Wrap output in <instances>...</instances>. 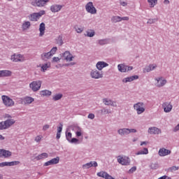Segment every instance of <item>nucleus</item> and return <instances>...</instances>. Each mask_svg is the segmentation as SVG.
<instances>
[{
	"label": "nucleus",
	"instance_id": "obj_1",
	"mask_svg": "<svg viewBox=\"0 0 179 179\" xmlns=\"http://www.w3.org/2000/svg\"><path fill=\"white\" fill-rule=\"evenodd\" d=\"M133 108L136 110L137 115H141V114H143L145 111H146V106L142 101L134 103Z\"/></svg>",
	"mask_w": 179,
	"mask_h": 179
},
{
	"label": "nucleus",
	"instance_id": "obj_2",
	"mask_svg": "<svg viewBox=\"0 0 179 179\" xmlns=\"http://www.w3.org/2000/svg\"><path fill=\"white\" fill-rule=\"evenodd\" d=\"M58 48L57 47H53L50 52H43L41 55V58L43 61H48L52 57L55 55Z\"/></svg>",
	"mask_w": 179,
	"mask_h": 179
},
{
	"label": "nucleus",
	"instance_id": "obj_3",
	"mask_svg": "<svg viewBox=\"0 0 179 179\" xmlns=\"http://www.w3.org/2000/svg\"><path fill=\"white\" fill-rule=\"evenodd\" d=\"M154 81L155 86L158 88L164 87V86L167 85V79H166V78L162 76L155 77L154 78Z\"/></svg>",
	"mask_w": 179,
	"mask_h": 179
},
{
	"label": "nucleus",
	"instance_id": "obj_4",
	"mask_svg": "<svg viewBox=\"0 0 179 179\" xmlns=\"http://www.w3.org/2000/svg\"><path fill=\"white\" fill-rule=\"evenodd\" d=\"M16 122L15 119H6L5 121L0 122V130L3 131V129H8L10 128L12 125Z\"/></svg>",
	"mask_w": 179,
	"mask_h": 179
},
{
	"label": "nucleus",
	"instance_id": "obj_5",
	"mask_svg": "<svg viewBox=\"0 0 179 179\" xmlns=\"http://www.w3.org/2000/svg\"><path fill=\"white\" fill-rule=\"evenodd\" d=\"M90 76L92 79H103V78L104 77V73H103V71H100L97 69H91L90 72Z\"/></svg>",
	"mask_w": 179,
	"mask_h": 179
},
{
	"label": "nucleus",
	"instance_id": "obj_6",
	"mask_svg": "<svg viewBox=\"0 0 179 179\" xmlns=\"http://www.w3.org/2000/svg\"><path fill=\"white\" fill-rule=\"evenodd\" d=\"M66 139L71 145H80L82 143V139L72 138V133L71 132H66Z\"/></svg>",
	"mask_w": 179,
	"mask_h": 179
},
{
	"label": "nucleus",
	"instance_id": "obj_7",
	"mask_svg": "<svg viewBox=\"0 0 179 179\" xmlns=\"http://www.w3.org/2000/svg\"><path fill=\"white\" fill-rule=\"evenodd\" d=\"M45 15V10H41L38 13H33L28 16V19L31 22H37L41 16Z\"/></svg>",
	"mask_w": 179,
	"mask_h": 179
},
{
	"label": "nucleus",
	"instance_id": "obj_8",
	"mask_svg": "<svg viewBox=\"0 0 179 179\" xmlns=\"http://www.w3.org/2000/svg\"><path fill=\"white\" fill-rule=\"evenodd\" d=\"M10 61H12V62H24L26 57H24V55L14 53L10 56Z\"/></svg>",
	"mask_w": 179,
	"mask_h": 179
},
{
	"label": "nucleus",
	"instance_id": "obj_9",
	"mask_svg": "<svg viewBox=\"0 0 179 179\" xmlns=\"http://www.w3.org/2000/svg\"><path fill=\"white\" fill-rule=\"evenodd\" d=\"M117 163L122 166H129L131 164V159L127 156L119 155L117 157Z\"/></svg>",
	"mask_w": 179,
	"mask_h": 179
},
{
	"label": "nucleus",
	"instance_id": "obj_10",
	"mask_svg": "<svg viewBox=\"0 0 179 179\" xmlns=\"http://www.w3.org/2000/svg\"><path fill=\"white\" fill-rule=\"evenodd\" d=\"M1 100L3 101V104H4L6 107H13V106H15V101L8 96L3 95L1 96Z\"/></svg>",
	"mask_w": 179,
	"mask_h": 179
},
{
	"label": "nucleus",
	"instance_id": "obj_11",
	"mask_svg": "<svg viewBox=\"0 0 179 179\" xmlns=\"http://www.w3.org/2000/svg\"><path fill=\"white\" fill-rule=\"evenodd\" d=\"M50 0H30V3L32 6H38V8H43L45 6Z\"/></svg>",
	"mask_w": 179,
	"mask_h": 179
},
{
	"label": "nucleus",
	"instance_id": "obj_12",
	"mask_svg": "<svg viewBox=\"0 0 179 179\" xmlns=\"http://www.w3.org/2000/svg\"><path fill=\"white\" fill-rule=\"evenodd\" d=\"M42 83L41 80L33 81L29 84V88L32 92H38L41 89Z\"/></svg>",
	"mask_w": 179,
	"mask_h": 179
},
{
	"label": "nucleus",
	"instance_id": "obj_13",
	"mask_svg": "<svg viewBox=\"0 0 179 179\" xmlns=\"http://www.w3.org/2000/svg\"><path fill=\"white\" fill-rule=\"evenodd\" d=\"M85 10L87 13H90L91 15H96L97 13V9L93 5V2L90 1L85 5Z\"/></svg>",
	"mask_w": 179,
	"mask_h": 179
},
{
	"label": "nucleus",
	"instance_id": "obj_14",
	"mask_svg": "<svg viewBox=\"0 0 179 179\" xmlns=\"http://www.w3.org/2000/svg\"><path fill=\"white\" fill-rule=\"evenodd\" d=\"M157 69V64L156 63L150 64L145 66L143 69V73H149V72H152Z\"/></svg>",
	"mask_w": 179,
	"mask_h": 179
},
{
	"label": "nucleus",
	"instance_id": "obj_15",
	"mask_svg": "<svg viewBox=\"0 0 179 179\" xmlns=\"http://www.w3.org/2000/svg\"><path fill=\"white\" fill-rule=\"evenodd\" d=\"M162 108L166 113H171L173 110V103L170 101H164L162 103Z\"/></svg>",
	"mask_w": 179,
	"mask_h": 179
},
{
	"label": "nucleus",
	"instance_id": "obj_16",
	"mask_svg": "<svg viewBox=\"0 0 179 179\" xmlns=\"http://www.w3.org/2000/svg\"><path fill=\"white\" fill-rule=\"evenodd\" d=\"M73 131L76 135V138H83V135L85 131H83V129L80 127H76L73 128Z\"/></svg>",
	"mask_w": 179,
	"mask_h": 179
},
{
	"label": "nucleus",
	"instance_id": "obj_17",
	"mask_svg": "<svg viewBox=\"0 0 179 179\" xmlns=\"http://www.w3.org/2000/svg\"><path fill=\"white\" fill-rule=\"evenodd\" d=\"M0 157L3 159H9L12 157V152L5 149H0Z\"/></svg>",
	"mask_w": 179,
	"mask_h": 179
},
{
	"label": "nucleus",
	"instance_id": "obj_18",
	"mask_svg": "<svg viewBox=\"0 0 179 179\" xmlns=\"http://www.w3.org/2000/svg\"><path fill=\"white\" fill-rule=\"evenodd\" d=\"M20 162L19 161H12L10 162H4L0 163V167H12L13 166H19Z\"/></svg>",
	"mask_w": 179,
	"mask_h": 179
},
{
	"label": "nucleus",
	"instance_id": "obj_19",
	"mask_svg": "<svg viewBox=\"0 0 179 179\" xmlns=\"http://www.w3.org/2000/svg\"><path fill=\"white\" fill-rule=\"evenodd\" d=\"M148 132L150 135H160L162 129L157 127H151L148 128Z\"/></svg>",
	"mask_w": 179,
	"mask_h": 179
},
{
	"label": "nucleus",
	"instance_id": "obj_20",
	"mask_svg": "<svg viewBox=\"0 0 179 179\" xmlns=\"http://www.w3.org/2000/svg\"><path fill=\"white\" fill-rule=\"evenodd\" d=\"M97 166H99L97 162L91 161L90 162L83 164L82 169L83 170H89V169H91V167H97Z\"/></svg>",
	"mask_w": 179,
	"mask_h": 179
},
{
	"label": "nucleus",
	"instance_id": "obj_21",
	"mask_svg": "<svg viewBox=\"0 0 179 179\" xmlns=\"http://www.w3.org/2000/svg\"><path fill=\"white\" fill-rule=\"evenodd\" d=\"M62 57H64V59L66 61V62H72V61H73V59L75 58V56H73L71 54V52L68 50L62 53Z\"/></svg>",
	"mask_w": 179,
	"mask_h": 179
},
{
	"label": "nucleus",
	"instance_id": "obj_22",
	"mask_svg": "<svg viewBox=\"0 0 179 179\" xmlns=\"http://www.w3.org/2000/svg\"><path fill=\"white\" fill-rule=\"evenodd\" d=\"M95 66L98 71H102L104 68L108 66V64L104 61H99L96 64Z\"/></svg>",
	"mask_w": 179,
	"mask_h": 179
},
{
	"label": "nucleus",
	"instance_id": "obj_23",
	"mask_svg": "<svg viewBox=\"0 0 179 179\" xmlns=\"http://www.w3.org/2000/svg\"><path fill=\"white\" fill-rule=\"evenodd\" d=\"M103 103L105 106H111L112 107H117V101H113L111 99L104 98Z\"/></svg>",
	"mask_w": 179,
	"mask_h": 179
},
{
	"label": "nucleus",
	"instance_id": "obj_24",
	"mask_svg": "<svg viewBox=\"0 0 179 179\" xmlns=\"http://www.w3.org/2000/svg\"><path fill=\"white\" fill-rule=\"evenodd\" d=\"M158 155L161 157H164L169 156V155H171V150L162 148L159 150Z\"/></svg>",
	"mask_w": 179,
	"mask_h": 179
},
{
	"label": "nucleus",
	"instance_id": "obj_25",
	"mask_svg": "<svg viewBox=\"0 0 179 179\" xmlns=\"http://www.w3.org/2000/svg\"><path fill=\"white\" fill-rule=\"evenodd\" d=\"M137 79H139L138 76H136H136H131L123 78L122 80V82L123 84L129 83L131 82H134V80H136Z\"/></svg>",
	"mask_w": 179,
	"mask_h": 179
},
{
	"label": "nucleus",
	"instance_id": "obj_26",
	"mask_svg": "<svg viewBox=\"0 0 179 179\" xmlns=\"http://www.w3.org/2000/svg\"><path fill=\"white\" fill-rule=\"evenodd\" d=\"M64 8V6L59 4H53L50 6V11L52 13H57L61 10Z\"/></svg>",
	"mask_w": 179,
	"mask_h": 179
},
{
	"label": "nucleus",
	"instance_id": "obj_27",
	"mask_svg": "<svg viewBox=\"0 0 179 179\" xmlns=\"http://www.w3.org/2000/svg\"><path fill=\"white\" fill-rule=\"evenodd\" d=\"M34 101V98L31 97V96H25L22 99V103L25 105V106H29L30 104H31V103H33Z\"/></svg>",
	"mask_w": 179,
	"mask_h": 179
},
{
	"label": "nucleus",
	"instance_id": "obj_28",
	"mask_svg": "<svg viewBox=\"0 0 179 179\" xmlns=\"http://www.w3.org/2000/svg\"><path fill=\"white\" fill-rule=\"evenodd\" d=\"M12 76V71L9 70H1L0 71V78H8Z\"/></svg>",
	"mask_w": 179,
	"mask_h": 179
},
{
	"label": "nucleus",
	"instance_id": "obj_29",
	"mask_svg": "<svg viewBox=\"0 0 179 179\" xmlns=\"http://www.w3.org/2000/svg\"><path fill=\"white\" fill-rule=\"evenodd\" d=\"M31 27V22L29 21H24L22 24V30L23 31H26V30H29Z\"/></svg>",
	"mask_w": 179,
	"mask_h": 179
},
{
	"label": "nucleus",
	"instance_id": "obj_30",
	"mask_svg": "<svg viewBox=\"0 0 179 179\" xmlns=\"http://www.w3.org/2000/svg\"><path fill=\"white\" fill-rule=\"evenodd\" d=\"M39 37H43L45 34V24L42 22L39 25Z\"/></svg>",
	"mask_w": 179,
	"mask_h": 179
},
{
	"label": "nucleus",
	"instance_id": "obj_31",
	"mask_svg": "<svg viewBox=\"0 0 179 179\" xmlns=\"http://www.w3.org/2000/svg\"><path fill=\"white\" fill-rule=\"evenodd\" d=\"M39 66L41 67V72H45V71L48 70V68L51 67V63L46 62L45 64H40Z\"/></svg>",
	"mask_w": 179,
	"mask_h": 179
},
{
	"label": "nucleus",
	"instance_id": "obj_32",
	"mask_svg": "<svg viewBox=\"0 0 179 179\" xmlns=\"http://www.w3.org/2000/svg\"><path fill=\"white\" fill-rule=\"evenodd\" d=\"M41 97H48L52 94V92L48 90H41L39 93Z\"/></svg>",
	"mask_w": 179,
	"mask_h": 179
},
{
	"label": "nucleus",
	"instance_id": "obj_33",
	"mask_svg": "<svg viewBox=\"0 0 179 179\" xmlns=\"http://www.w3.org/2000/svg\"><path fill=\"white\" fill-rule=\"evenodd\" d=\"M117 134H119L120 136H125V135H129L128 128L119 129L117 130Z\"/></svg>",
	"mask_w": 179,
	"mask_h": 179
},
{
	"label": "nucleus",
	"instance_id": "obj_34",
	"mask_svg": "<svg viewBox=\"0 0 179 179\" xmlns=\"http://www.w3.org/2000/svg\"><path fill=\"white\" fill-rule=\"evenodd\" d=\"M48 158V153L43 152L35 157L36 160H44Z\"/></svg>",
	"mask_w": 179,
	"mask_h": 179
},
{
	"label": "nucleus",
	"instance_id": "obj_35",
	"mask_svg": "<svg viewBox=\"0 0 179 179\" xmlns=\"http://www.w3.org/2000/svg\"><path fill=\"white\" fill-rule=\"evenodd\" d=\"M142 155H149V150L146 148H144L143 149L140 150L136 152V156H141Z\"/></svg>",
	"mask_w": 179,
	"mask_h": 179
},
{
	"label": "nucleus",
	"instance_id": "obj_36",
	"mask_svg": "<svg viewBox=\"0 0 179 179\" xmlns=\"http://www.w3.org/2000/svg\"><path fill=\"white\" fill-rule=\"evenodd\" d=\"M117 69L119 72L125 73L127 72V65L120 64L117 65Z\"/></svg>",
	"mask_w": 179,
	"mask_h": 179
},
{
	"label": "nucleus",
	"instance_id": "obj_37",
	"mask_svg": "<svg viewBox=\"0 0 179 179\" xmlns=\"http://www.w3.org/2000/svg\"><path fill=\"white\" fill-rule=\"evenodd\" d=\"M62 128H63V124L62 123H60L59 126L57 127V136H56L57 139H59L61 138V133L62 132Z\"/></svg>",
	"mask_w": 179,
	"mask_h": 179
},
{
	"label": "nucleus",
	"instance_id": "obj_38",
	"mask_svg": "<svg viewBox=\"0 0 179 179\" xmlns=\"http://www.w3.org/2000/svg\"><path fill=\"white\" fill-rule=\"evenodd\" d=\"M96 32L93 29H88L86 31L85 37H94Z\"/></svg>",
	"mask_w": 179,
	"mask_h": 179
},
{
	"label": "nucleus",
	"instance_id": "obj_39",
	"mask_svg": "<svg viewBox=\"0 0 179 179\" xmlns=\"http://www.w3.org/2000/svg\"><path fill=\"white\" fill-rule=\"evenodd\" d=\"M147 2L148 3L150 8H155V6H156V5H157L159 0H147Z\"/></svg>",
	"mask_w": 179,
	"mask_h": 179
},
{
	"label": "nucleus",
	"instance_id": "obj_40",
	"mask_svg": "<svg viewBox=\"0 0 179 179\" xmlns=\"http://www.w3.org/2000/svg\"><path fill=\"white\" fill-rule=\"evenodd\" d=\"M109 41L108 38L99 39L97 41V43L99 45H106V44H108Z\"/></svg>",
	"mask_w": 179,
	"mask_h": 179
},
{
	"label": "nucleus",
	"instance_id": "obj_41",
	"mask_svg": "<svg viewBox=\"0 0 179 179\" xmlns=\"http://www.w3.org/2000/svg\"><path fill=\"white\" fill-rule=\"evenodd\" d=\"M111 22L112 23H118L121 22V17L118 15H115L111 17Z\"/></svg>",
	"mask_w": 179,
	"mask_h": 179
},
{
	"label": "nucleus",
	"instance_id": "obj_42",
	"mask_svg": "<svg viewBox=\"0 0 179 179\" xmlns=\"http://www.w3.org/2000/svg\"><path fill=\"white\" fill-rule=\"evenodd\" d=\"M74 29H75L76 33H78V34H80V33H83V30H85V28L83 27H79L78 25H76L74 27Z\"/></svg>",
	"mask_w": 179,
	"mask_h": 179
},
{
	"label": "nucleus",
	"instance_id": "obj_43",
	"mask_svg": "<svg viewBox=\"0 0 179 179\" xmlns=\"http://www.w3.org/2000/svg\"><path fill=\"white\" fill-rule=\"evenodd\" d=\"M62 94H56L52 96V100L54 101H58V100H61L62 99Z\"/></svg>",
	"mask_w": 179,
	"mask_h": 179
},
{
	"label": "nucleus",
	"instance_id": "obj_44",
	"mask_svg": "<svg viewBox=\"0 0 179 179\" xmlns=\"http://www.w3.org/2000/svg\"><path fill=\"white\" fill-rule=\"evenodd\" d=\"M56 43L58 45H62L64 44V41L62 40V35H59L57 38H56Z\"/></svg>",
	"mask_w": 179,
	"mask_h": 179
},
{
	"label": "nucleus",
	"instance_id": "obj_45",
	"mask_svg": "<svg viewBox=\"0 0 179 179\" xmlns=\"http://www.w3.org/2000/svg\"><path fill=\"white\" fill-rule=\"evenodd\" d=\"M52 165L58 164L59 163V157H56L55 158H52L50 159Z\"/></svg>",
	"mask_w": 179,
	"mask_h": 179
},
{
	"label": "nucleus",
	"instance_id": "obj_46",
	"mask_svg": "<svg viewBox=\"0 0 179 179\" xmlns=\"http://www.w3.org/2000/svg\"><path fill=\"white\" fill-rule=\"evenodd\" d=\"M157 22V18H150L148 20L147 23L148 24H154V23H156Z\"/></svg>",
	"mask_w": 179,
	"mask_h": 179
},
{
	"label": "nucleus",
	"instance_id": "obj_47",
	"mask_svg": "<svg viewBox=\"0 0 179 179\" xmlns=\"http://www.w3.org/2000/svg\"><path fill=\"white\" fill-rule=\"evenodd\" d=\"M41 139H43V136H36L34 138L35 142H36L37 143H38V142L41 141Z\"/></svg>",
	"mask_w": 179,
	"mask_h": 179
},
{
	"label": "nucleus",
	"instance_id": "obj_48",
	"mask_svg": "<svg viewBox=\"0 0 179 179\" xmlns=\"http://www.w3.org/2000/svg\"><path fill=\"white\" fill-rule=\"evenodd\" d=\"M135 171H136V166H133L128 171V173L129 174H132L133 173H135Z\"/></svg>",
	"mask_w": 179,
	"mask_h": 179
},
{
	"label": "nucleus",
	"instance_id": "obj_49",
	"mask_svg": "<svg viewBox=\"0 0 179 179\" xmlns=\"http://www.w3.org/2000/svg\"><path fill=\"white\" fill-rule=\"evenodd\" d=\"M159 165L156 163L155 164H151L150 165V169H152V170H157V169H158Z\"/></svg>",
	"mask_w": 179,
	"mask_h": 179
},
{
	"label": "nucleus",
	"instance_id": "obj_50",
	"mask_svg": "<svg viewBox=\"0 0 179 179\" xmlns=\"http://www.w3.org/2000/svg\"><path fill=\"white\" fill-rule=\"evenodd\" d=\"M128 132L129 135V134H136L138 131L136 130V129H128Z\"/></svg>",
	"mask_w": 179,
	"mask_h": 179
},
{
	"label": "nucleus",
	"instance_id": "obj_51",
	"mask_svg": "<svg viewBox=\"0 0 179 179\" xmlns=\"http://www.w3.org/2000/svg\"><path fill=\"white\" fill-rule=\"evenodd\" d=\"M43 166H44L45 167H48V166H52V164L51 161L49 160V161L45 162L44 164H43Z\"/></svg>",
	"mask_w": 179,
	"mask_h": 179
},
{
	"label": "nucleus",
	"instance_id": "obj_52",
	"mask_svg": "<svg viewBox=\"0 0 179 179\" xmlns=\"http://www.w3.org/2000/svg\"><path fill=\"white\" fill-rule=\"evenodd\" d=\"M120 3L122 6H127V5H128V3H127V1L124 0H121L120 1Z\"/></svg>",
	"mask_w": 179,
	"mask_h": 179
},
{
	"label": "nucleus",
	"instance_id": "obj_53",
	"mask_svg": "<svg viewBox=\"0 0 179 179\" xmlns=\"http://www.w3.org/2000/svg\"><path fill=\"white\" fill-rule=\"evenodd\" d=\"M4 118H6V120H13V118H12V115L9 114H6L4 115Z\"/></svg>",
	"mask_w": 179,
	"mask_h": 179
},
{
	"label": "nucleus",
	"instance_id": "obj_54",
	"mask_svg": "<svg viewBox=\"0 0 179 179\" xmlns=\"http://www.w3.org/2000/svg\"><path fill=\"white\" fill-rule=\"evenodd\" d=\"M94 114L93 113H90L87 116V118H89V120H94Z\"/></svg>",
	"mask_w": 179,
	"mask_h": 179
},
{
	"label": "nucleus",
	"instance_id": "obj_55",
	"mask_svg": "<svg viewBox=\"0 0 179 179\" xmlns=\"http://www.w3.org/2000/svg\"><path fill=\"white\" fill-rule=\"evenodd\" d=\"M60 60L59 57H54L52 58V62H59Z\"/></svg>",
	"mask_w": 179,
	"mask_h": 179
},
{
	"label": "nucleus",
	"instance_id": "obj_56",
	"mask_svg": "<svg viewBox=\"0 0 179 179\" xmlns=\"http://www.w3.org/2000/svg\"><path fill=\"white\" fill-rule=\"evenodd\" d=\"M179 167L178 166H171L170 168L171 171H177L178 170Z\"/></svg>",
	"mask_w": 179,
	"mask_h": 179
},
{
	"label": "nucleus",
	"instance_id": "obj_57",
	"mask_svg": "<svg viewBox=\"0 0 179 179\" xmlns=\"http://www.w3.org/2000/svg\"><path fill=\"white\" fill-rule=\"evenodd\" d=\"M47 129H50V125L49 124H45L43 127V131H47Z\"/></svg>",
	"mask_w": 179,
	"mask_h": 179
},
{
	"label": "nucleus",
	"instance_id": "obj_58",
	"mask_svg": "<svg viewBox=\"0 0 179 179\" xmlns=\"http://www.w3.org/2000/svg\"><path fill=\"white\" fill-rule=\"evenodd\" d=\"M122 20L128 21L129 20V17H120V22H122Z\"/></svg>",
	"mask_w": 179,
	"mask_h": 179
},
{
	"label": "nucleus",
	"instance_id": "obj_59",
	"mask_svg": "<svg viewBox=\"0 0 179 179\" xmlns=\"http://www.w3.org/2000/svg\"><path fill=\"white\" fill-rule=\"evenodd\" d=\"M179 131V123L173 128V132H177Z\"/></svg>",
	"mask_w": 179,
	"mask_h": 179
},
{
	"label": "nucleus",
	"instance_id": "obj_60",
	"mask_svg": "<svg viewBox=\"0 0 179 179\" xmlns=\"http://www.w3.org/2000/svg\"><path fill=\"white\" fill-rule=\"evenodd\" d=\"M148 143H149V142H148V141H141L140 143V145L141 146L146 145H148Z\"/></svg>",
	"mask_w": 179,
	"mask_h": 179
},
{
	"label": "nucleus",
	"instance_id": "obj_61",
	"mask_svg": "<svg viewBox=\"0 0 179 179\" xmlns=\"http://www.w3.org/2000/svg\"><path fill=\"white\" fill-rule=\"evenodd\" d=\"M158 179H171V178H170L167 176H163L159 178Z\"/></svg>",
	"mask_w": 179,
	"mask_h": 179
},
{
	"label": "nucleus",
	"instance_id": "obj_62",
	"mask_svg": "<svg viewBox=\"0 0 179 179\" xmlns=\"http://www.w3.org/2000/svg\"><path fill=\"white\" fill-rule=\"evenodd\" d=\"M164 5H170V0H164Z\"/></svg>",
	"mask_w": 179,
	"mask_h": 179
},
{
	"label": "nucleus",
	"instance_id": "obj_63",
	"mask_svg": "<svg viewBox=\"0 0 179 179\" xmlns=\"http://www.w3.org/2000/svg\"><path fill=\"white\" fill-rule=\"evenodd\" d=\"M132 69H134V67L127 66V72H128L129 71H132Z\"/></svg>",
	"mask_w": 179,
	"mask_h": 179
},
{
	"label": "nucleus",
	"instance_id": "obj_64",
	"mask_svg": "<svg viewBox=\"0 0 179 179\" xmlns=\"http://www.w3.org/2000/svg\"><path fill=\"white\" fill-rule=\"evenodd\" d=\"M101 113H108V110H107L106 108H103V109L101 110Z\"/></svg>",
	"mask_w": 179,
	"mask_h": 179
}]
</instances>
